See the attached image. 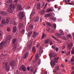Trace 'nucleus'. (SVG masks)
<instances>
[{
    "label": "nucleus",
    "instance_id": "obj_1",
    "mask_svg": "<svg viewBox=\"0 0 74 74\" xmlns=\"http://www.w3.org/2000/svg\"><path fill=\"white\" fill-rule=\"evenodd\" d=\"M16 4H12V3L10 4L9 6V8H8L7 11L10 13L13 12V10L16 7Z\"/></svg>",
    "mask_w": 74,
    "mask_h": 74
},
{
    "label": "nucleus",
    "instance_id": "obj_2",
    "mask_svg": "<svg viewBox=\"0 0 74 74\" xmlns=\"http://www.w3.org/2000/svg\"><path fill=\"white\" fill-rule=\"evenodd\" d=\"M8 62H4L3 64V66H5V70L6 71H8L10 70L8 65Z\"/></svg>",
    "mask_w": 74,
    "mask_h": 74
},
{
    "label": "nucleus",
    "instance_id": "obj_3",
    "mask_svg": "<svg viewBox=\"0 0 74 74\" xmlns=\"http://www.w3.org/2000/svg\"><path fill=\"white\" fill-rule=\"evenodd\" d=\"M27 52H28V51H26V49H24L23 52V54H24L25 53V55L24 56V59H26V58H27V57L28 56L29 53H27Z\"/></svg>",
    "mask_w": 74,
    "mask_h": 74
},
{
    "label": "nucleus",
    "instance_id": "obj_4",
    "mask_svg": "<svg viewBox=\"0 0 74 74\" xmlns=\"http://www.w3.org/2000/svg\"><path fill=\"white\" fill-rule=\"evenodd\" d=\"M23 12H19L18 14V16L19 18L21 19H22L23 18L24 15H23Z\"/></svg>",
    "mask_w": 74,
    "mask_h": 74
},
{
    "label": "nucleus",
    "instance_id": "obj_5",
    "mask_svg": "<svg viewBox=\"0 0 74 74\" xmlns=\"http://www.w3.org/2000/svg\"><path fill=\"white\" fill-rule=\"evenodd\" d=\"M1 23L3 25H6V23H9V20L7 19L6 21L5 20H3L2 21Z\"/></svg>",
    "mask_w": 74,
    "mask_h": 74
},
{
    "label": "nucleus",
    "instance_id": "obj_6",
    "mask_svg": "<svg viewBox=\"0 0 74 74\" xmlns=\"http://www.w3.org/2000/svg\"><path fill=\"white\" fill-rule=\"evenodd\" d=\"M32 20L34 21L35 22H37L39 20V17H34L33 18Z\"/></svg>",
    "mask_w": 74,
    "mask_h": 74
},
{
    "label": "nucleus",
    "instance_id": "obj_7",
    "mask_svg": "<svg viewBox=\"0 0 74 74\" xmlns=\"http://www.w3.org/2000/svg\"><path fill=\"white\" fill-rule=\"evenodd\" d=\"M73 46V44L72 42H71L70 44H69L67 45L68 48L71 49V48Z\"/></svg>",
    "mask_w": 74,
    "mask_h": 74
},
{
    "label": "nucleus",
    "instance_id": "obj_8",
    "mask_svg": "<svg viewBox=\"0 0 74 74\" xmlns=\"http://www.w3.org/2000/svg\"><path fill=\"white\" fill-rule=\"evenodd\" d=\"M33 29V25H30L29 27H27L26 29L27 30H32Z\"/></svg>",
    "mask_w": 74,
    "mask_h": 74
},
{
    "label": "nucleus",
    "instance_id": "obj_9",
    "mask_svg": "<svg viewBox=\"0 0 74 74\" xmlns=\"http://www.w3.org/2000/svg\"><path fill=\"white\" fill-rule=\"evenodd\" d=\"M16 41V38H14L13 39L12 41V45H14L15 46H16L17 45V44L18 43H15V42Z\"/></svg>",
    "mask_w": 74,
    "mask_h": 74
},
{
    "label": "nucleus",
    "instance_id": "obj_10",
    "mask_svg": "<svg viewBox=\"0 0 74 74\" xmlns=\"http://www.w3.org/2000/svg\"><path fill=\"white\" fill-rule=\"evenodd\" d=\"M19 69L21 70H23V71H25L26 70V67L25 66L23 65H22V67H20Z\"/></svg>",
    "mask_w": 74,
    "mask_h": 74
},
{
    "label": "nucleus",
    "instance_id": "obj_11",
    "mask_svg": "<svg viewBox=\"0 0 74 74\" xmlns=\"http://www.w3.org/2000/svg\"><path fill=\"white\" fill-rule=\"evenodd\" d=\"M36 14V12L35 10L34 9H33L32 11V12L30 15V18H32L33 16H34V15H35Z\"/></svg>",
    "mask_w": 74,
    "mask_h": 74
},
{
    "label": "nucleus",
    "instance_id": "obj_12",
    "mask_svg": "<svg viewBox=\"0 0 74 74\" xmlns=\"http://www.w3.org/2000/svg\"><path fill=\"white\" fill-rule=\"evenodd\" d=\"M31 42V43H30ZM32 43H33V41H28V44H29L28 48H30L32 47Z\"/></svg>",
    "mask_w": 74,
    "mask_h": 74
},
{
    "label": "nucleus",
    "instance_id": "obj_13",
    "mask_svg": "<svg viewBox=\"0 0 74 74\" xmlns=\"http://www.w3.org/2000/svg\"><path fill=\"white\" fill-rule=\"evenodd\" d=\"M0 14L3 15L4 16H5V15H7V13L5 11H2L0 13Z\"/></svg>",
    "mask_w": 74,
    "mask_h": 74
},
{
    "label": "nucleus",
    "instance_id": "obj_14",
    "mask_svg": "<svg viewBox=\"0 0 74 74\" xmlns=\"http://www.w3.org/2000/svg\"><path fill=\"white\" fill-rule=\"evenodd\" d=\"M39 53H40V55H41V53H42L43 52V51L42 49V47L41 46H40L39 48Z\"/></svg>",
    "mask_w": 74,
    "mask_h": 74
},
{
    "label": "nucleus",
    "instance_id": "obj_15",
    "mask_svg": "<svg viewBox=\"0 0 74 74\" xmlns=\"http://www.w3.org/2000/svg\"><path fill=\"white\" fill-rule=\"evenodd\" d=\"M17 8L18 10H22V6L20 4L18 5L17 6Z\"/></svg>",
    "mask_w": 74,
    "mask_h": 74
},
{
    "label": "nucleus",
    "instance_id": "obj_16",
    "mask_svg": "<svg viewBox=\"0 0 74 74\" xmlns=\"http://www.w3.org/2000/svg\"><path fill=\"white\" fill-rule=\"evenodd\" d=\"M52 37L54 39H55V40L57 41H58V42L59 43H61V41L59 40H58L57 39H56V38H55V37L54 36H52Z\"/></svg>",
    "mask_w": 74,
    "mask_h": 74
},
{
    "label": "nucleus",
    "instance_id": "obj_17",
    "mask_svg": "<svg viewBox=\"0 0 74 74\" xmlns=\"http://www.w3.org/2000/svg\"><path fill=\"white\" fill-rule=\"evenodd\" d=\"M4 44L3 42H1L0 44V49H2L4 47Z\"/></svg>",
    "mask_w": 74,
    "mask_h": 74
},
{
    "label": "nucleus",
    "instance_id": "obj_18",
    "mask_svg": "<svg viewBox=\"0 0 74 74\" xmlns=\"http://www.w3.org/2000/svg\"><path fill=\"white\" fill-rule=\"evenodd\" d=\"M12 37V36L10 35L8 36L6 38V41H9V40H11V39Z\"/></svg>",
    "mask_w": 74,
    "mask_h": 74
},
{
    "label": "nucleus",
    "instance_id": "obj_19",
    "mask_svg": "<svg viewBox=\"0 0 74 74\" xmlns=\"http://www.w3.org/2000/svg\"><path fill=\"white\" fill-rule=\"evenodd\" d=\"M50 64L51 66L53 67L55 65V62L52 61L50 62Z\"/></svg>",
    "mask_w": 74,
    "mask_h": 74
},
{
    "label": "nucleus",
    "instance_id": "obj_20",
    "mask_svg": "<svg viewBox=\"0 0 74 74\" xmlns=\"http://www.w3.org/2000/svg\"><path fill=\"white\" fill-rule=\"evenodd\" d=\"M16 30H17V28H16V27L14 26L13 27V32L15 33V32H16Z\"/></svg>",
    "mask_w": 74,
    "mask_h": 74
},
{
    "label": "nucleus",
    "instance_id": "obj_21",
    "mask_svg": "<svg viewBox=\"0 0 74 74\" xmlns=\"http://www.w3.org/2000/svg\"><path fill=\"white\" fill-rule=\"evenodd\" d=\"M45 10H43L41 11H40L39 12V13L40 14H41V15H44V14L45 13Z\"/></svg>",
    "mask_w": 74,
    "mask_h": 74
},
{
    "label": "nucleus",
    "instance_id": "obj_22",
    "mask_svg": "<svg viewBox=\"0 0 74 74\" xmlns=\"http://www.w3.org/2000/svg\"><path fill=\"white\" fill-rule=\"evenodd\" d=\"M10 64L12 67H13V66H15V62H14V61H11Z\"/></svg>",
    "mask_w": 74,
    "mask_h": 74
},
{
    "label": "nucleus",
    "instance_id": "obj_23",
    "mask_svg": "<svg viewBox=\"0 0 74 74\" xmlns=\"http://www.w3.org/2000/svg\"><path fill=\"white\" fill-rule=\"evenodd\" d=\"M41 6V4L40 3H38V5H37V8L38 10H40V9Z\"/></svg>",
    "mask_w": 74,
    "mask_h": 74
},
{
    "label": "nucleus",
    "instance_id": "obj_24",
    "mask_svg": "<svg viewBox=\"0 0 74 74\" xmlns=\"http://www.w3.org/2000/svg\"><path fill=\"white\" fill-rule=\"evenodd\" d=\"M37 34H38V33L36 32H34V34L33 36V38H35V37L37 36Z\"/></svg>",
    "mask_w": 74,
    "mask_h": 74
},
{
    "label": "nucleus",
    "instance_id": "obj_25",
    "mask_svg": "<svg viewBox=\"0 0 74 74\" xmlns=\"http://www.w3.org/2000/svg\"><path fill=\"white\" fill-rule=\"evenodd\" d=\"M59 57H58L57 58H55L54 59V62H55L56 63H58V59H59Z\"/></svg>",
    "mask_w": 74,
    "mask_h": 74
},
{
    "label": "nucleus",
    "instance_id": "obj_26",
    "mask_svg": "<svg viewBox=\"0 0 74 74\" xmlns=\"http://www.w3.org/2000/svg\"><path fill=\"white\" fill-rule=\"evenodd\" d=\"M60 34L62 36L64 35V32L62 30H60Z\"/></svg>",
    "mask_w": 74,
    "mask_h": 74
},
{
    "label": "nucleus",
    "instance_id": "obj_27",
    "mask_svg": "<svg viewBox=\"0 0 74 74\" xmlns=\"http://www.w3.org/2000/svg\"><path fill=\"white\" fill-rule=\"evenodd\" d=\"M51 14H46L45 15V16L46 18H47L48 17H49V16H50Z\"/></svg>",
    "mask_w": 74,
    "mask_h": 74
},
{
    "label": "nucleus",
    "instance_id": "obj_28",
    "mask_svg": "<svg viewBox=\"0 0 74 74\" xmlns=\"http://www.w3.org/2000/svg\"><path fill=\"white\" fill-rule=\"evenodd\" d=\"M32 34V31L29 32L28 34V37H30L31 36V34Z\"/></svg>",
    "mask_w": 74,
    "mask_h": 74
},
{
    "label": "nucleus",
    "instance_id": "obj_29",
    "mask_svg": "<svg viewBox=\"0 0 74 74\" xmlns=\"http://www.w3.org/2000/svg\"><path fill=\"white\" fill-rule=\"evenodd\" d=\"M35 58L36 60L38 59V53L36 54L35 56Z\"/></svg>",
    "mask_w": 74,
    "mask_h": 74
},
{
    "label": "nucleus",
    "instance_id": "obj_30",
    "mask_svg": "<svg viewBox=\"0 0 74 74\" xmlns=\"http://www.w3.org/2000/svg\"><path fill=\"white\" fill-rule=\"evenodd\" d=\"M23 26V24L22 23H20L19 25V29H21V27H22V26Z\"/></svg>",
    "mask_w": 74,
    "mask_h": 74
},
{
    "label": "nucleus",
    "instance_id": "obj_31",
    "mask_svg": "<svg viewBox=\"0 0 74 74\" xmlns=\"http://www.w3.org/2000/svg\"><path fill=\"white\" fill-rule=\"evenodd\" d=\"M12 24H13V25H14L15 26H16V25H17V24H18V23L16 22L15 21H14L12 22Z\"/></svg>",
    "mask_w": 74,
    "mask_h": 74
},
{
    "label": "nucleus",
    "instance_id": "obj_32",
    "mask_svg": "<svg viewBox=\"0 0 74 74\" xmlns=\"http://www.w3.org/2000/svg\"><path fill=\"white\" fill-rule=\"evenodd\" d=\"M49 41V39H47L45 40V44H48Z\"/></svg>",
    "mask_w": 74,
    "mask_h": 74
},
{
    "label": "nucleus",
    "instance_id": "obj_33",
    "mask_svg": "<svg viewBox=\"0 0 74 74\" xmlns=\"http://www.w3.org/2000/svg\"><path fill=\"white\" fill-rule=\"evenodd\" d=\"M55 36H57V37H59V38L60 37V35L58 33L56 34H55Z\"/></svg>",
    "mask_w": 74,
    "mask_h": 74
},
{
    "label": "nucleus",
    "instance_id": "obj_34",
    "mask_svg": "<svg viewBox=\"0 0 74 74\" xmlns=\"http://www.w3.org/2000/svg\"><path fill=\"white\" fill-rule=\"evenodd\" d=\"M36 47H33L32 48V51H33L34 52H36Z\"/></svg>",
    "mask_w": 74,
    "mask_h": 74
},
{
    "label": "nucleus",
    "instance_id": "obj_35",
    "mask_svg": "<svg viewBox=\"0 0 74 74\" xmlns=\"http://www.w3.org/2000/svg\"><path fill=\"white\" fill-rule=\"evenodd\" d=\"M46 25L47 26H51V24L49 22H47L46 23Z\"/></svg>",
    "mask_w": 74,
    "mask_h": 74
},
{
    "label": "nucleus",
    "instance_id": "obj_36",
    "mask_svg": "<svg viewBox=\"0 0 74 74\" xmlns=\"http://www.w3.org/2000/svg\"><path fill=\"white\" fill-rule=\"evenodd\" d=\"M52 10L51 8H50L48 9L47 11V12H52Z\"/></svg>",
    "mask_w": 74,
    "mask_h": 74
},
{
    "label": "nucleus",
    "instance_id": "obj_37",
    "mask_svg": "<svg viewBox=\"0 0 74 74\" xmlns=\"http://www.w3.org/2000/svg\"><path fill=\"white\" fill-rule=\"evenodd\" d=\"M12 1H13V0H8L7 1V3L8 4H10V3H11Z\"/></svg>",
    "mask_w": 74,
    "mask_h": 74
},
{
    "label": "nucleus",
    "instance_id": "obj_38",
    "mask_svg": "<svg viewBox=\"0 0 74 74\" xmlns=\"http://www.w3.org/2000/svg\"><path fill=\"white\" fill-rule=\"evenodd\" d=\"M53 27L55 29H56V25L55 24H53Z\"/></svg>",
    "mask_w": 74,
    "mask_h": 74
},
{
    "label": "nucleus",
    "instance_id": "obj_39",
    "mask_svg": "<svg viewBox=\"0 0 74 74\" xmlns=\"http://www.w3.org/2000/svg\"><path fill=\"white\" fill-rule=\"evenodd\" d=\"M21 33L22 34H24V33H25V29H23L21 32Z\"/></svg>",
    "mask_w": 74,
    "mask_h": 74
},
{
    "label": "nucleus",
    "instance_id": "obj_40",
    "mask_svg": "<svg viewBox=\"0 0 74 74\" xmlns=\"http://www.w3.org/2000/svg\"><path fill=\"white\" fill-rule=\"evenodd\" d=\"M45 37V34L44 33H43L42 35V39H43Z\"/></svg>",
    "mask_w": 74,
    "mask_h": 74
},
{
    "label": "nucleus",
    "instance_id": "obj_41",
    "mask_svg": "<svg viewBox=\"0 0 74 74\" xmlns=\"http://www.w3.org/2000/svg\"><path fill=\"white\" fill-rule=\"evenodd\" d=\"M73 50L71 51V53L72 54H74V47L73 49Z\"/></svg>",
    "mask_w": 74,
    "mask_h": 74
},
{
    "label": "nucleus",
    "instance_id": "obj_42",
    "mask_svg": "<svg viewBox=\"0 0 74 74\" xmlns=\"http://www.w3.org/2000/svg\"><path fill=\"white\" fill-rule=\"evenodd\" d=\"M61 38L62 39V40H66V37H62Z\"/></svg>",
    "mask_w": 74,
    "mask_h": 74
},
{
    "label": "nucleus",
    "instance_id": "obj_43",
    "mask_svg": "<svg viewBox=\"0 0 74 74\" xmlns=\"http://www.w3.org/2000/svg\"><path fill=\"white\" fill-rule=\"evenodd\" d=\"M56 69L57 70H59V67L58 66H57L56 67Z\"/></svg>",
    "mask_w": 74,
    "mask_h": 74
},
{
    "label": "nucleus",
    "instance_id": "obj_44",
    "mask_svg": "<svg viewBox=\"0 0 74 74\" xmlns=\"http://www.w3.org/2000/svg\"><path fill=\"white\" fill-rule=\"evenodd\" d=\"M7 30L8 32H10V31H11V29H10V27H8L7 28Z\"/></svg>",
    "mask_w": 74,
    "mask_h": 74
},
{
    "label": "nucleus",
    "instance_id": "obj_45",
    "mask_svg": "<svg viewBox=\"0 0 74 74\" xmlns=\"http://www.w3.org/2000/svg\"><path fill=\"white\" fill-rule=\"evenodd\" d=\"M18 50H21V49H22V46H20L18 47Z\"/></svg>",
    "mask_w": 74,
    "mask_h": 74
},
{
    "label": "nucleus",
    "instance_id": "obj_46",
    "mask_svg": "<svg viewBox=\"0 0 74 74\" xmlns=\"http://www.w3.org/2000/svg\"><path fill=\"white\" fill-rule=\"evenodd\" d=\"M66 4H68L69 5H74V4H72V3H67Z\"/></svg>",
    "mask_w": 74,
    "mask_h": 74
},
{
    "label": "nucleus",
    "instance_id": "obj_47",
    "mask_svg": "<svg viewBox=\"0 0 74 74\" xmlns=\"http://www.w3.org/2000/svg\"><path fill=\"white\" fill-rule=\"evenodd\" d=\"M56 51V52H58L59 51V48L58 47H57L55 49Z\"/></svg>",
    "mask_w": 74,
    "mask_h": 74
},
{
    "label": "nucleus",
    "instance_id": "obj_48",
    "mask_svg": "<svg viewBox=\"0 0 74 74\" xmlns=\"http://www.w3.org/2000/svg\"><path fill=\"white\" fill-rule=\"evenodd\" d=\"M52 48H53V49H55V45H53L52 46Z\"/></svg>",
    "mask_w": 74,
    "mask_h": 74
},
{
    "label": "nucleus",
    "instance_id": "obj_49",
    "mask_svg": "<svg viewBox=\"0 0 74 74\" xmlns=\"http://www.w3.org/2000/svg\"><path fill=\"white\" fill-rule=\"evenodd\" d=\"M51 19H52L53 21H55L56 20V18H51Z\"/></svg>",
    "mask_w": 74,
    "mask_h": 74
},
{
    "label": "nucleus",
    "instance_id": "obj_50",
    "mask_svg": "<svg viewBox=\"0 0 74 74\" xmlns=\"http://www.w3.org/2000/svg\"><path fill=\"white\" fill-rule=\"evenodd\" d=\"M67 37L68 38H70V37H71V35H67Z\"/></svg>",
    "mask_w": 74,
    "mask_h": 74
},
{
    "label": "nucleus",
    "instance_id": "obj_51",
    "mask_svg": "<svg viewBox=\"0 0 74 74\" xmlns=\"http://www.w3.org/2000/svg\"><path fill=\"white\" fill-rule=\"evenodd\" d=\"M57 55L56 54H54L53 56V57H57Z\"/></svg>",
    "mask_w": 74,
    "mask_h": 74
},
{
    "label": "nucleus",
    "instance_id": "obj_52",
    "mask_svg": "<svg viewBox=\"0 0 74 74\" xmlns=\"http://www.w3.org/2000/svg\"><path fill=\"white\" fill-rule=\"evenodd\" d=\"M49 56L50 58H51V57H53V56H52V54L51 53L49 54Z\"/></svg>",
    "mask_w": 74,
    "mask_h": 74
},
{
    "label": "nucleus",
    "instance_id": "obj_53",
    "mask_svg": "<svg viewBox=\"0 0 74 74\" xmlns=\"http://www.w3.org/2000/svg\"><path fill=\"white\" fill-rule=\"evenodd\" d=\"M47 4H48L47 3H46V5H45V6L43 8L44 9H45V8L47 7Z\"/></svg>",
    "mask_w": 74,
    "mask_h": 74
},
{
    "label": "nucleus",
    "instance_id": "obj_54",
    "mask_svg": "<svg viewBox=\"0 0 74 74\" xmlns=\"http://www.w3.org/2000/svg\"><path fill=\"white\" fill-rule=\"evenodd\" d=\"M40 63H41V60H39V62L38 63V64H40Z\"/></svg>",
    "mask_w": 74,
    "mask_h": 74
},
{
    "label": "nucleus",
    "instance_id": "obj_55",
    "mask_svg": "<svg viewBox=\"0 0 74 74\" xmlns=\"http://www.w3.org/2000/svg\"><path fill=\"white\" fill-rule=\"evenodd\" d=\"M65 48V46L63 45L62 47V49H63Z\"/></svg>",
    "mask_w": 74,
    "mask_h": 74
},
{
    "label": "nucleus",
    "instance_id": "obj_56",
    "mask_svg": "<svg viewBox=\"0 0 74 74\" xmlns=\"http://www.w3.org/2000/svg\"><path fill=\"white\" fill-rule=\"evenodd\" d=\"M44 5H45V3L44 2L42 3V7H44Z\"/></svg>",
    "mask_w": 74,
    "mask_h": 74
},
{
    "label": "nucleus",
    "instance_id": "obj_57",
    "mask_svg": "<svg viewBox=\"0 0 74 74\" xmlns=\"http://www.w3.org/2000/svg\"><path fill=\"white\" fill-rule=\"evenodd\" d=\"M16 47L14 46V47L13 48V50H14H14L16 49Z\"/></svg>",
    "mask_w": 74,
    "mask_h": 74
},
{
    "label": "nucleus",
    "instance_id": "obj_58",
    "mask_svg": "<svg viewBox=\"0 0 74 74\" xmlns=\"http://www.w3.org/2000/svg\"><path fill=\"white\" fill-rule=\"evenodd\" d=\"M50 45H52V42L50 41Z\"/></svg>",
    "mask_w": 74,
    "mask_h": 74
},
{
    "label": "nucleus",
    "instance_id": "obj_59",
    "mask_svg": "<svg viewBox=\"0 0 74 74\" xmlns=\"http://www.w3.org/2000/svg\"><path fill=\"white\" fill-rule=\"evenodd\" d=\"M30 7V6L27 7V8H25L26 10H28V9H29Z\"/></svg>",
    "mask_w": 74,
    "mask_h": 74
},
{
    "label": "nucleus",
    "instance_id": "obj_60",
    "mask_svg": "<svg viewBox=\"0 0 74 74\" xmlns=\"http://www.w3.org/2000/svg\"><path fill=\"white\" fill-rule=\"evenodd\" d=\"M32 58H33V56H32L31 57L30 59L29 60V62H30V61H31V60H32Z\"/></svg>",
    "mask_w": 74,
    "mask_h": 74
},
{
    "label": "nucleus",
    "instance_id": "obj_61",
    "mask_svg": "<svg viewBox=\"0 0 74 74\" xmlns=\"http://www.w3.org/2000/svg\"><path fill=\"white\" fill-rule=\"evenodd\" d=\"M53 1V0H47L48 2H50L51 1Z\"/></svg>",
    "mask_w": 74,
    "mask_h": 74
},
{
    "label": "nucleus",
    "instance_id": "obj_62",
    "mask_svg": "<svg viewBox=\"0 0 74 74\" xmlns=\"http://www.w3.org/2000/svg\"><path fill=\"white\" fill-rule=\"evenodd\" d=\"M74 58H73L71 59V61L73 62H74Z\"/></svg>",
    "mask_w": 74,
    "mask_h": 74
},
{
    "label": "nucleus",
    "instance_id": "obj_63",
    "mask_svg": "<svg viewBox=\"0 0 74 74\" xmlns=\"http://www.w3.org/2000/svg\"><path fill=\"white\" fill-rule=\"evenodd\" d=\"M39 45H40V44L38 43L36 46V48H38L39 47Z\"/></svg>",
    "mask_w": 74,
    "mask_h": 74
},
{
    "label": "nucleus",
    "instance_id": "obj_64",
    "mask_svg": "<svg viewBox=\"0 0 74 74\" xmlns=\"http://www.w3.org/2000/svg\"><path fill=\"white\" fill-rule=\"evenodd\" d=\"M16 73L17 74H19V71H18V70H17L16 72Z\"/></svg>",
    "mask_w": 74,
    "mask_h": 74
}]
</instances>
